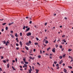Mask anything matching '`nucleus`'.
Segmentation results:
<instances>
[{
  "instance_id": "obj_2",
  "label": "nucleus",
  "mask_w": 73,
  "mask_h": 73,
  "mask_svg": "<svg viewBox=\"0 0 73 73\" xmlns=\"http://www.w3.org/2000/svg\"><path fill=\"white\" fill-rule=\"evenodd\" d=\"M9 42L8 41H7V42H6V43L5 44V45L6 46H7L8 45H8V44H9Z\"/></svg>"
},
{
  "instance_id": "obj_40",
  "label": "nucleus",
  "mask_w": 73,
  "mask_h": 73,
  "mask_svg": "<svg viewBox=\"0 0 73 73\" xmlns=\"http://www.w3.org/2000/svg\"><path fill=\"white\" fill-rule=\"evenodd\" d=\"M4 31V29H2L1 30V32H3Z\"/></svg>"
},
{
  "instance_id": "obj_23",
  "label": "nucleus",
  "mask_w": 73,
  "mask_h": 73,
  "mask_svg": "<svg viewBox=\"0 0 73 73\" xmlns=\"http://www.w3.org/2000/svg\"><path fill=\"white\" fill-rule=\"evenodd\" d=\"M11 37H12V38H14V35H11Z\"/></svg>"
},
{
  "instance_id": "obj_53",
  "label": "nucleus",
  "mask_w": 73,
  "mask_h": 73,
  "mask_svg": "<svg viewBox=\"0 0 73 73\" xmlns=\"http://www.w3.org/2000/svg\"><path fill=\"white\" fill-rule=\"evenodd\" d=\"M35 51H36V49H34L33 52H35Z\"/></svg>"
},
{
  "instance_id": "obj_59",
  "label": "nucleus",
  "mask_w": 73,
  "mask_h": 73,
  "mask_svg": "<svg viewBox=\"0 0 73 73\" xmlns=\"http://www.w3.org/2000/svg\"><path fill=\"white\" fill-rule=\"evenodd\" d=\"M59 66L58 64H56V66Z\"/></svg>"
},
{
  "instance_id": "obj_16",
  "label": "nucleus",
  "mask_w": 73,
  "mask_h": 73,
  "mask_svg": "<svg viewBox=\"0 0 73 73\" xmlns=\"http://www.w3.org/2000/svg\"><path fill=\"white\" fill-rule=\"evenodd\" d=\"M62 60H61V61H60V62H59V64H62Z\"/></svg>"
},
{
  "instance_id": "obj_8",
  "label": "nucleus",
  "mask_w": 73,
  "mask_h": 73,
  "mask_svg": "<svg viewBox=\"0 0 73 73\" xmlns=\"http://www.w3.org/2000/svg\"><path fill=\"white\" fill-rule=\"evenodd\" d=\"M55 48H54L53 49H52V51L53 52H55Z\"/></svg>"
},
{
  "instance_id": "obj_39",
  "label": "nucleus",
  "mask_w": 73,
  "mask_h": 73,
  "mask_svg": "<svg viewBox=\"0 0 73 73\" xmlns=\"http://www.w3.org/2000/svg\"><path fill=\"white\" fill-rule=\"evenodd\" d=\"M37 64H38L39 65V66H40V63H38V62H37Z\"/></svg>"
},
{
  "instance_id": "obj_7",
  "label": "nucleus",
  "mask_w": 73,
  "mask_h": 73,
  "mask_svg": "<svg viewBox=\"0 0 73 73\" xmlns=\"http://www.w3.org/2000/svg\"><path fill=\"white\" fill-rule=\"evenodd\" d=\"M36 73H38V71H39V70H38L37 69H36Z\"/></svg>"
},
{
  "instance_id": "obj_17",
  "label": "nucleus",
  "mask_w": 73,
  "mask_h": 73,
  "mask_svg": "<svg viewBox=\"0 0 73 73\" xmlns=\"http://www.w3.org/2000/svg\"><path fill=\"white\" fill-rule=\"evenodd\" d=\"M68 68L70 69H72V67L71 66H68Z\"/></svg>"
},
{
  "instance_id": "obj_34",
  "label": "nucleus",
  "mask_w": 73,
  "mask_h": 73,
  "mask_svg": "<svg viewBox=\"0 0 73 73\" xmlns=\"http://www.w3.org/2000/svg\"><path fill=\"white\" fill-rule=\"evenodd\" d=\"M25 63L26 64H28V62H25Z\"/></svg>"
},
{
  "instance_id": "obj_15",
  "label": "nucleus",
  "mask_w": 73,
  "mask_h": 73,
  "mask_svg": "<svg viewBox=\"0 0 73 73\" xmlns=\"http://www.w3.org/2000/svg\"><path fill=\"white\" fill-rule=\"evenodd\" d=\"M8 27H5V29L7 31L8 30Z\"/></svg>"
},
{
  "instance_id": "obj_33",
  "label": "nucleus",
  "mask_w": 73,
  "mask_h": 73,
  "mask_svg": "<svg viewBox=\"0 0 73 73\" xmlns=\"http://www.w3.org/2000/svg\"><path fill=\"white\" fill-rule=\"evenodd\" d=\"M50 49V47H49V48H47V50L48 51Z\"/></svg>"
},
{
  "instance_id": "obj_28",
  "label": "nucleus",
  "mask_w": 73,
  "mask_h": 73,
  "mask_svg": "<svg viewBox=\"0 0 73 73\" xmlns=\"http://www.w3.org/2000/svg\"><path fill=\"white\" fill-rule=\"evenodd\" d=\"M59 58L60 59H61L62 58V56H60L59 57Z\"/></svg>"
},
{
  "instance_id": "obj_36",
  "label": "nucleus",
  "mask_w": 73,
  "mask_h": 73,
  "mask_svg": "<svg viewBox=\"0 0 73 73\" xmlns=\"http://www.w3.org/2000/svg\"><path fill=\"white\" fill-rule=\"evenodd\" d=\"M30 17H26V19H28V18H29Z\"/></svg>"
},
{
  "instance_id": "obj_3",
  "label": "nucleus",
  "mask_w": 73,
  "mask_h": 73,
  "mask_svg": "<svg viewBox=\"0 0 73 73\" xmlns=\"http://www.w3.org/2000/svg\"><path fill=\"white\" fill-rule=\"evenodd\" d=\"M30 30V28H28L25 31V32H27V31H29V30Z\"/></svg>"
},
{
  "instance_id": "obj_57",
  "label": "nucleus",
  "mask_w": 73,
  "mask_h": 73,
  "mask_svg": "<svg viewBox=\"0 0 73 73\" xmlns=\"http://www.w3.org/2000/svg\"><path fill=\"white\" fill-rule=\"evenodd\" d=\"M47 24V23H45V26H46Z\"/></svg>"
},
{
  "instance_id": "obj_6",
  "label": "nucleus",
  "mask_w": 73,
  "mask_h": 73,
  "mask_svg": "<svg viewBox=\"0 0 73 73\" xmlns=\"http://www.w3.org/2000/svg\"><path fill=\"white\" fill-rule=\"evenodd\" d=\"M25 47L26 48V50H29V48L28 47H27V46H25Z\"/></svg>"
},
{
  "instance_id": "obj_46",
  "label": "nucleus",
  "mask_w": 73,
  "mask_h": 73,
  "mask_svg": "<svg viewBox=\"0 0 73 73\" xmlns=\"http://www.w3.org/2000/svg\"><path fill=\"white\" fill-rule=\"evenodd\" d=\"M21 51L23 53H25V52L24 50H22Z\"/></svg>"
},
{
  "instance_id": "obj_10",
  "label": "nucleus",
  "mask_w": 73,
  "mask_h": 73,
  "mask_svg": "<svg viewBox=\"0 0 73 73\" xmlns=\"http://www.w3.org/2000/svg\"><path fill=\"white\" fill-rule=\"evenodd\" d=\"M15 36L16 37H18V36L17 35V33H16L15 34Z\"/></svg>"
},
{
  "instance_id": "obj_35",
  "label": "nucleus",
  "mask_w": 73,
  "mask_h": 73,
  "mask_svg": "<svg viewBox=\"0 0 73 73\" xmlns=\"http://www.w3.org/2000/svg\"><path fill=\"white\" fill-rule=\"evenodd\" d=\"M36 39L37 40H39V39H38V38L37 37L36 38Z\"/></svg>"
},
{
  "instance_id": "obj_38",
  "label": "nucleus",
  "mask_w": 73,
  "mask_h": 73,
  "mask_svg": "<svg viewBox=\"0 0 73 73\" xmlns=\"http://www.w3.org/2000/svg\"><path fill=\"white\" fill-rule=\"evenodd\" d=\"M26 44L27 45H29V43L28 42H27V43H26Z\"/></svg>"
},
{
  "instance_id": "obj_49",
  "label": "nucleus",
  "mask_w": 73,
  "mask_h": 73,
  "mask_svg": "<svg viewBox=\"0 0 73 73\" xmlns=\"http://www.w3.org/2000/svg\"><path fill=\"white\" fill-rule=\"evenodd\" d=\"M57 63V62L56 61H54V64H56Z\"/></svg>"
},
{
  "instance_id": "obj_47",
  "label": "nucleus",
  "mask_w": 73,
  "mask_h": 73,
  "mask_svg": "<svg viewBox=\"0 0 73 73\" xmlns=\"http://www.w3.org/2000/svg\"><path fill=\"white\" fill-rule=\"evenodd\" d=\"M35 58L33 57V58H32L31 59L33 60H34V59H35Z\"/></svg>"
},
{
  "instance_id": "obj_12",
  "label": "nucleus",
  "mask_w": 73,
  "mask_h": 73,
  "mask_svg": "<svg viewBox=\"0 0 73 73\" xmlns=\"http://www.w3.org/2000/svg\"><path fill=\"white\" fill-rule=\"evenodd\" d=\"M9 64H7V67L8 68H9Z\"/></svg>"
},
{
  "instance_id": "obj_19",
  "label": "nucleus",
  "mask_w": 73,
  "mask_h": 73,
  "mask_svg": "<svg viewBox=\"0 0 73 73\" xmlns=\"http://www.w3.org/2000/svg\"><path fill=\"white\" fill-rule=\"evenodd\" d=\"M62 38H65V35H63L62 36Z\"/></svg>"
},
{
  "instance_id": "obj_45",
  "label": "nucleus",
  "mask_w": 73,
  "mask_h": 73,
  "mask_svg": "<svg viewBox=\"0 0 73 73\" xmlns=\"http://www.w3.org/2000/svg\"><path fill=\"white\" fill-rule=\"evenodd\" d=\"M32 23V21H30L29 22L30 24H31Z\"/></svg>"
},
{
  "instance_id": "obj_22",
  "label": "nucleus",
  "mask_w": 73,
  "mask_h": 73,
  "mask_svg": "<svg viewBox=\"0 0 73 73\" xmlns=\"http://www.w3.org/2000/svg\"><path fill=\"white\" fill-rule=\"evenodd\" d=\"M29 73H31V71H32V70H30L29 69Z\"/></svg>"
},
{
  "instance_id": "obj_58",
  "label": "nucleus",
  "mask_w": 73,
  "mask_h": 73,
  "mask_svg": "<svg viewBox=\"0 0 73 73\" xmlns=\"http://www.w3.org/2000/svg\"><path fill=\"white\" fill-rule=\"evenodd\" d=\"M56 39H55V40H54V43L56 42Z\"/></svg>"
},
{
  "instance_id": "obj_51",
  "label": "nucleus",
  "mask_w": 73,
  "mask_h": 73,
  "mask_svg": "<svg viewBox=\"0 0 73 73\" xmlns=\"http://www.w3.org/2000/svg\"><path fill=\"white\" fill-rule=\"evenodd\" d=\"M64 19H65V20H67V19H68L67 18H66V17H65L64 18Z\"/></svg>"
},
{
  "instance_id": "obj_1",
  "label": "nucleus",
  "mask_w": 73,
  "mask_h": 73,
  "mask_svg": "<svg viewBox=\"0 0 73 73\" xmlns=\"http://www.w3.org/2000/svg\"><path fill=\"white\" fill-rule=\"evenodd\" d=\"M26 35H27V36H30L31 35V33L29 32L28 33H27Z\"/></svg>"
},
{
  "instance_id": "obj_13",
  "label": "nucleus",
  "mask_w": 73,
  "mask_h": 73,
  "mask_svg": "<svg viewBox=\"0 0 73 73\" xmlns=\"http://www.w3.org/2000/svg\"><path fill=\"white\" fill-rule=\"evenodd\" d=\"M25 28H26V27H25V26H23V30H25Z\"/></svg>"
},
{
  "instance_id": "obj_54",
  "label": "nucleus",
  "mask_w": 73,
  "mask_h": 73,
  "mask_svg": "<svg viewBox=\"0 0 73 73\" xmlns=\"http://www.w3.org/2000/svg\"><path fill=\"white\" fill-rule=\"evenodd\" d=\"M29 58H30V59H32V57L31 56H30L29 57Z\"/></svg>"
},
{
  "instance_id": "obj_26",
  "label": "nucleus",
  "mask_w": 73,
  "mask_h": 73,
  "mask_svg": "<svg viewBox=\"0 0 73 73\" xmlns=\"http://www.w3.org/2000/svg\"><path fill=\"white\" fill-rule=\"evenodd\" d=\"M35 45H37V44H38V43L37 42H35Z\"/></svg>"
},
{
  "instance_id": "obj_21",
  "label": "nucleus",
  "mask_w": 73,
  "mask_h": 73,
  "mask_svg": "<svg viewBox=\"0 0 73 73\" xmlns=\"http://www.w3.org/2000/svg\"><path fill=\"white\" fill-rule=\"evenodd\" d=\"M16 45L17 46H19V45L18 43H16Z\"/></svg>"
},
{
  "instance_id": "obj_30",
  "label": "nucleus",
  "mask_w": 73,
  "mask_h": 73,
  "mask_svg": "<svg viewBox=\"0 0 73 73\" xmlns=\"http://www.w3.org/2000/svg\"><path fill=\"white\" fill-rule=\"evenodd\" d=\"M29 43L30 44H32V42H31V41H29Z\"/></svg>"
},
{
  "instance_id": "obj_32",
  "label": "nucleus",
  "mask_w": 73,
  "mask_h": 73,
  "mask_svg": "<svg viewBox=\"0 0 73 73\" xmlns=\"http://www.w3.org/2000/svg\"><path fill=\"white\" fill-rule=\"evenodd\" d=\"M15 60L16 61V62H17V58H16L15 59Z\"/></svg>"
},
{
  "instance_id": "obj_41",
  "label": "nucleus",
  "mask_w": 73,
  "mask_h": 73,
  "mask_svg": "<svg viewBox=\"0 0 73 73\" xmlns=\"http://www.w3.org/2000/svg\"><path fill=\"white\" fill-rule=\"evenodd\" d=\"M62 46L61 45H60V48L62 49Z\"/></svg>"
},
{
  "instance_id": "obj_37",
  "label": "nucleus",
  "mask_w": 73,
  "mask_h": 73,
  "mask_svg": "<svg viewBox=\"0 0 73 73\" xmlns=\"http://www.w3.org/2000/svg\"><path fill=\"white\" fill-rule=\"evenodd\" d=\"M25 59H25V58H23V60L24 61V62H26Z\"/></svg>"
},
{
  "instance_id": "obj_50",
  "label": "nucleus",
  "mask_w": 73,
  "mask_h": 73,
  "mask_svg": "<svg viewBox=\"0 0 73 73\" xmlns=\"http://www.w3.org/2000/svg\"><path fill=\"white\" fill-rule=\"evenodd\" d=\"M16 49L17 50H19V47H17Z\"/></svg>"
},
{
  "instance_id": "obj_55",
  "label": "nucleus",
  "mask_w": 73,
  "mask_h": 73,
  "mask_svg": "<svg viewBox=\"0 0 73 73\" xmlns=\"http://www.w3.org/2000/svg\"><path fill=\"white\" fill-rule=\"evenodd\" d=\"M9 61V59H7L6 60V61L8 62Z\"/></svg>"
},
{
  "instance_id": "obj_11",
  "label": "nucleus",
  "mask_w": 73,
  "mask_h": 73,
  "mask_svg": "<svg viewBox=\"0 0 73 73\" xmlns=\"http://www.w3.org/2000/svg\"><path fill=\"white\" fill-rule=\"evenodd\" d=\"M3 44H6V42L5 40L3 41Z\"/></svg>"
},
{
  "instance_id": "obj_61",
  "label": "nucleus",
  "mask_w": 73,
  "mask_h": 73,
  "mask_svg": "<svg viewBox=\"0 0 73 73\" xmlns=\"http://www.w3.org/2000/svg\"><path fill=\"white\" fill-rule=\"evenodd\" d=\"M15 62V60H13V63H14Z\"/></svg>"
},
{
  "instance_id": "obj_44",
  "label": "nucleus",
  "mask_w": 73,
  "mask_h": 73,
  "mask_svg": "<svg viewBox=\"0 0 73 73\" xmlns=\"http://www.w3.org/2000/svg\"><path fill=\"white\" fill-rule=\"evenodd\" d=\"M55 46H56V48H57L58 46V45L56 44Z\"/></svg>"
},
{
  "instance_id": "obj_27",
  "label": "nucleus",
  "mask_w": 73,
  "mask_h": 73,
  "mask_svg": "<svg viewBox=\"0 0 73 73\" xmlns=\"http://www.w3.org/2000/svg\"><path fill=\"white\" fill-rule=\"evenodd\" d=\"M3 62L4 63H6V60H3Z\"/></svg>"
},
{
  "instance_id": "obj_31",
  "label": "nucleus",
  "mask_w": 73,
  "mask_h": 73,
  "mask_svg": "<svg viewBox=\"0 0 73 73\" xmlns=\"http://www.w3.org/2000/svg\"><path fill=\"white\" fill-rule=\"evenodd\" d=\"M41 55H39L38 56V57L39 58H41Z\"/></svg>"
},
{
  "instance_id": "obj_52",
  "label": "nucleus",
  "mask_w": 73,
  "mask_h": 73,
  "mask_svg": "<svg viewBox=\"0 0 73 73\" xmlns=\"http://www.w3.org/2000/svg\"><path fill=\"white\" fill-rule=\"evenodd\" d=\"M34 27L35 28H37V25H35L34 26Z\"/></svg>"
},
{
  "instance_id": "obj_14",
  "label": "nucleus",
  "mask_w": 73,
  "mask_h": 73,
  "mask_svg": "<svg viewBox=\"0 0 73 73\" xmlns=\"http://www.w3.org/2000/svg\"><path fill=\"white\" fill-rule=\"evenodd\" d=\"M7 24V23H3L2 24V25L3 26H4L5 25H6Z\"/></svg>"
},
{
  "instance_id": "obj_60",
  "label": "nucleus",
  "mask_w": 73,
  "mask_h": 73,
  "mask_svg": "<svg viewBox=\"0 0 73 73\" xmlns=\"http://www.w3.org/2000/svg\"><path fill=\"white\" fill-rule=\"evenodd\" d=\"M50 69H51L52 70H54L53 69L52 67H50Z\"/></svg>"
},
{
  "instance_id": "obj_29",
  "label": "nucleus",
  "mask_w": 73,
  "mask_h": 73,
  "mask_svg": "<svg viewBox=\"0 0 73 73\" xmlns=\"http://www.w3.org/2000/svg\"><path fill=\"white\" fill-rule=\"evenodd\" d=\"M24 66H25V67H27V65L26 64H24Z\"/></svg>"
},
{
  "instance_id": "obj_43",
  "label": "nucleus",
  "mask_w": 73,
  "mask_h": 73,
  "mask_svg": "<svg viewBox=\"0 0 73 73\" xmlns=\"http://www.w3.org/2000/svg\"><path fill=\"white\" fill-rule=\"evenodd\" d=\"M2 69L1 68H0V72L2 71Z\"/></svg>"
},
{
  "instance_id": "obj_9",
  "label": "nucleus",
  "mask_w": 73,
  "mask_h": 73,
  "mask_svg": "<svg viewBox=\"0 0 73 73\" xmlns=\"http://www.w3.org/2000/svg\"><path fill=\"white\" fill-rule=\"evenodd\" d=\"M64 72H65V73H66V72H67V70L66 69H64Z\"/></svg>"
},
{
  "instance_id": "obj_25",
  "label": "nucleus",
  "mask_w": 73,
  "mask_h": 73,
  "mask_svg": "<svg viewBox=\"0 0 73 73\" xmlns=\"http://www.w3.org/2000/svg\"><path fill=\"white\" fill-rule=\"evenodd\" d=\"M72 49H69L68 51V52L71 51H72Z\"/></svg>"
},
{
  "instance_id": "obj_5",
  "label": "nucleus",
  "mask_w": 73,
  "mask_h": 73,
  "mask_svg": "<svg viewBox=\"0 0 73 73\" xmlns=\"http://www.w3.org/2000/svg\"><path fill=\"white\" fill-rule=\"evenodd\" d=\"M20 45H21V47L22 46V42L21 41L20 42Z\"/></svg>"
},
{
  "instance_id": "obj_56",
  "label": "nucleus",
  "mask_w": 73,
  "mask_h": 73,
  "mask_svg": "<svg viewBox=\"0 0 73 73\" xmlns=\"http://www.w3.org/2000/svg\"><path fill=\"white\" fill-rule=\"evenodd\" d=\"M19 67L21 68H22V66H19Z\"/></svg>"
},
{
  "instance_id": "obj_20",
  "label": "nucleus",
  "mask_w": 73,
  "mask_h": 73,
  "mask_svg": "<svg viewBox=\"0 0 73 73\" xmlns=\"http://www.w3.org/2000/svg\"><path fill=\"white\" fill-rule=\"evenodd\" d=\"M48 43V41L47 40H46V42H45V43L46 44H47Z\"/></svg>"
},
{
  "instance_id": "obj_42",
  "label": "nucleus",
  "mask_w": 73,
  "mask_h": 73,
  "mask_svg": "<svg viewBox=\"0 0 73 73\" xmlns=\"http://www.w3.org/2000/svg\"><path fill=\"white\" fill-rule=\"evenodd\" d=\"M11 33H13V31H11Z\"/></svg>"
},
{
  "instance_id": "obj_48",
  "label": "nucleus",
  "mask_w": 73,
  "mask_h": 73,
  "mask_svg": "<svg viewBox=\"0 0 73 73\" xmlns=\"http://www.w3.org/2000/svg\"><path fill=\"white\" fill-rule=\"evenodd\" d=\"M59 68V67L58 66L57 68V69H58Z\"/></svg>"
},
{
  "instance_id": "obj_63",
  "label": "nucleus",
  "mask_w": 73,
  "mask_h": 73,
  "mask_svg": "<svg viewBox=\"0 0 73 73\" xmlns=\"http://www.w3.org/2000/svg\"><path fill=\"white\" fill-rule=\"evenodd\" d=\"M46 56H48V54L46 53Z\"/></svg>"
},
{
  "instance_id": "obj_64",
  "label": "nucleus",
  "mask_w": 73,
  "mask_h": 73,
  "mask_svg": "<svg viewBox=\"0 0 73 73\" xmlns=\"http://www.w3.org/2000/svg\"><path fill=\"white\" fill-rule=\"evenodd\" d=\"M73 61V59H72L71 61H70V62Z\"/></svg>"
},
{
  "instance_id": "obj_24",
  "label": "nucleus",
  "mask_w": 73,
  "mask_h": 73,
  "mask_svg": "<svg viewBox=\"0 0 73 73\" xmlns=\"http://www.w3.org/2000/svg\"><path fill=\"white\" fill-rule=\"evenodd\" d=\"M0 57H1V59H3V58H4V57L3 56H0Z\"/></svg>"
},
{
  "instance_id": "obj_18",
  "label": "nucleus",
  "mask_w": 73,
  "mask_h": 73,
  "mask_svg": "<svg viewBox=\"0 0 73 73\" xmlns=\"http://www.w3.org/2000/svg\"><path fill=\"white\" fill-rule=\"evenodd\" d=\"M22 33H20V35L21 36H22Z\"/></svg>"
},
{
  "instance_id": "obj_4",
  "label": "nucleus",
  "mask_w": 73,
  "mask_h": 73,
  "mask_svg": "<svg viewBox=\"0 0 73 73\" xmlns=\"http://www.w3.org/2000/svg\"><path fill=\"white\" fill-rule=\"evenodd\" d=\"M14 24V22H13L11 23H9V26L11 25L12 24Z\"/></svg>"
},
{
  "instance_id": "obj_62",
  "label": "nucleus",
  "mask_w": 73,
  "mask_h": 73,
  "mask_svg": "<svg viewBox=\"0 0 73 73\" xmlns=\"http://www.w3.org/2000/svg\"><path fill=\"white\" fill-rule=\"evenodd\" d=\"M62 65L63 66H64L65 65V64L64 63H63V64H62Z\"/></svg>"
}]
</instances>
